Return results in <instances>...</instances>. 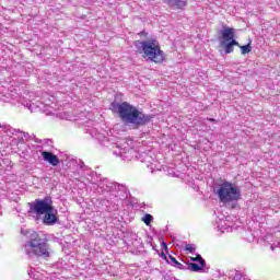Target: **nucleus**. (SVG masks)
<instances>
[{
    "label": "nucleus",
    "instance_id": "obj_1",
    "mask_svg": "<svg viewBox=\"0 0 280 280\" xmlns=\"http://www.w3.org/2000/svg\"><path fill=\"white\" fill-rule=\"evenodd\" d=\"M112 108L115 113H118L121 121L125 124H132L135 128L145 126V124H150L152 120V115L143 114V112L127 102L113 103Z\"/></svg>",
    "mask_w": 280,
    "mask_h": 280
},
{
    "label": "nucleus",
    "instance_id": "obj_2",
    "mask_svg": "<svg viewBox=\"0 0 280 280\" xmlns=\"http://www.w3.org/2000/svg\"><path fill=\"white\" fill-rule=\"evenodd\" d=\"M94 137L102 145L110 148L115 156H120L122 161H130L132 159V154H135V142L131 139H117L115 142L114 137H106L102 133H95Z\"/></svg>",
    "mask_w": 280,
    "mask_h": 280
},
{
    "label": "nucleus",
    "instance_id": "obj_3",
    "mask_svg": "<svg viewBox=\"0 0 280 280\" xmlns=\"http://www.w3.org/2000/svg\"><path fill=\"white\" fill-rule=\"evenodd\" d=\"M0 135H2V139L7 145H10L13 152H22V154L27 152L25 141L30 139V133L21 129H14L10 125H0Z\"/></svg>",
    "mask_w": 280,
    "mask_h": 280
},
{
    "label": "nucleus",
    "instance_id": "obj_4",
    "mask_svg": "<svg viewBox=\"0 0 280 280\" xmlns=\"http://www.w3.org/2000/svg\"><path fill=\"white\" fill-rule=\"evenodd\" d=\"M22 235L28 238L24 245V253L27 257H49V245L45 240L38 237V233L34 230L21 229Z\"/></svg>",
    "mask_w": 280,
    "mask_h": 280
},
{
    "label": "nucleus",
    "instance_id": "obj_5",
    "mask_svg": "<svg viewBox=\"0 0 280 280\" xmlns=\"http://www.w3.org/2000/svg\"><path fill=\"white\" fill-rule=\"evenodd\" d=\"M214 194L218 196L222 205L231 207V209H235L237 207V202L242 200V189L231 182H223L214 188Z\"/></svg>",
    "mask_w": 280,
    "mask_h": 280
},
{
    "label": "nucleus",
    "instance_id": "obj_6",
    "mask_svg": "<svg viewBox=\"0 0 280 280\" xmlns=\"http://www.w3.org/2000/svg\"><path fill=\"white\" fill-rule=\"evenodd\" d=\"M139 45L144 54V58H148L151 62L160 63L165 60V52L161 50L159 40L149 39L145 42H139Z\"/></svg>",
    "mask_w": 280,
    "mask_h": 280
},
{
    "label": "nucleus",
    "instance_id": "obj_7",
    "mask_svg": "<svg viewBox=\"0 0 280 280\" xmlns=\"http://www.w3.org/2000/svg\"><path fill=\"white\" fill-rule=\"evenodd\" d=\"M0 102H12V104H14V102H18V104H22V106H25L26 108H28L31 113L36 112V108H38V106H36L31 101L25 100L24 97L19 95L16 92H12V91L10 92V90L3 86L0 88Z\"/></svg>",
    "mask_w": 280,
    "mask_h": 280
},
{
    "label": "nucleus",
    "instance_id": "obj_8",
    "mask_svg": "<svg viewBox=\"0 0 280 280\" xmlns=\"http://www.w3.org/2000/svg\"><path fill=\"white\" fill-rule=\"evenodd\" d=\"M93 185H96L97 194H109L110 196V194L117 195L118 191H126V187L124 185H119L106 177H102V175H98V182Z\"/></svg>",
    "mask_w": 280,
    "mask_h": 280
},
{
    "label": "nucleus",
    "instance_id": "obj_9",
    "mask_svg": "<svg viewBox=\"0 0 280 280\" xmlns=\"http://www.w3.org/2000/svg\"><path fill=\"white\" fill-rule=\"evenodd\" d=\"M54 207V200L51 197H45L43 199H35L34 202L30 203L28 213L31 215H45V213H49Z\"/></svg>",
    "mask_w": 280,
    "mask_h": 280
},
{
    "label": "nucleus",
    "instance_id": "obj_10",
    "mask_svg": "<svg viewBox=\"0 0 280 280\" xmlns=\"http://www.w3.org/2000/svg\"><path fill=\"white\" fill-rule=\"evenodd\" d=\"M78 176L81 183H89L90 185H97L100 180V175H97L93 170L89 168L84 162H79L78 164Z\"/></svg>",
    "mask_w": 280,
    "mask_h": 280
},
{
    "label": "nucleus",
    "instance_id": "obj_11",
    "mask_svg": "<svg viewBox=\"0 0 280 280\" xmlns=\"http://www.w3.org/2000/svg\"><path fill=\"white\" fill-rule=\"evenodd\" d=\"M98 202L101 207L105 209V211H108V213H110L119 209V202H121V198H119V195L117 194H110L98 199Z\"/></svg>",
    "mask_w": 280,
    "mask_h": 280
},
{
    "label": "nucleus",
    "instance_id": "obj_12",
    "mask_svg": "<svg viewBox=\"0 0 280 280\" xmlns=\"http://www.w3.org/2000/svg\"><path fill=\"white\" fill-rule=\"evenodd\" d=\"M214 229L220 233H229V231L233 229V221H231V217H226L224 214L217 217L214 221Z\"/></svg>",
    "mask_w": 280,
    "mask_h": 280
},
{
    "label": "nucleus",
    "instance_id": "obj_13",
    "mask_svg": "<svg viewBox=\"0 0 280 280\" xmlns=\"http://www.w3.org/2000/svg\"><path fill=\"white\" fill-rule=\"evenodd\" d=\"M43 222L46 226H54L58 222V210L52 207L50 211L44 213Z\"/></svg>",
    "mask_w": 280,
    "mask_h": 280
},
{
    "label": "nucleus",
    "instance_id": "obj_14",
    "mask_svg": "<svg viewBox=\"0 0 280 280\" xmlns=\"http://www.w3.org/2000/svg\"><path fill=\"white\" fill-rule=\"evenodd\" d=\"M43 160L46 161V163H49V165H52V167H57V165H60V160L56 154L49 151H42Z\"/></svg>",
    "mask_w": 280,
    "mask_h": 280
},
{
    "label": "nucleus",
    "instance_id": "obj_15",
    "mask_svg": "<svg viewBox=\"0 0 280 280\" xmlns=\"http://www.w3.org/2000/svg\"><path fill=\"white\" fill-rule=\"evenodd\" d=\"M144 163H147L148 170H150L151 174H154V172H161V166L159 165V162H156L152 156L145 155Z\"/></svg>",
    "mask_w": 280,
    "mask_h": 280
},
{
    "label": "nucleus",
    "instance_id": "obj_16",
    "mask_svg": "<svg viewBox=\"0 0 280 280\" xmlns=\"http://www.w3.org/2000/svg\"><path fill=\"white\" fill-rule=\"evenodd\" d=\"M165 2L173 10H185L187 8V0H166Z\"/></svg>",
    "mask_w": 280,
    "mask_h": 280
},
{
    "label": "nucleus",
    "instance_id": "obj_17",
    "mask_svg": "<svg viewBox=\"0 0 280 280\" xmlns=\"http://www.w3.org/2000/svg\"><path fill=\"white\" fill-rule=\"evenodd\" d=\"M221 34H222L223 43L235 40V28L224 27Z\"/></svg>",
    "mask_w": 280,
    "mask_h": 280
},
{
    "label": "nucleus",
    "instance_id": "obj_18",
    "mask_svg": "<svg viewBox=\"0 0 280 280\" xmlns=\"http://www.w3.org/2000/svg\"><path fill=\"white\" fill-rule=\"evenodd\" d=\"M222 45L224 47L225 54H233V47H240V43L235 39H232L231 42H222Z\"/></svg>",
    "mask_w": 280,
    "mask_h": 280
},
{
    "label": "nucleus",
    "instance_id": "obj_19",
    "mask_svg": "<svg viewBox=\"0 0 280 280\" xmlns=\"http://www.w3.org/2000/svg\"><path fill=\"white\" fill-rule=\"evenodd\" d=\"M205 260L202 257H199V264L196 262H190L189 264V270H191L192 272H200V270H202V268H205Z\"/></svg>",
    "mask_w": 280,
    "mask_h": 280
},
{
    "label": "nucleus",
    "instance_id": "obj_20",
    "mask_svg": "<svg viewBox=\"0 0 280 280\" xmlns=\"http://www.w3.org/2000/svg\"><path fill=\"white\" fill-rule=\"evenodd\" d=\"M238 47L243 56H246V54H250V51H253V46H250V43L244 46H238Z\"/></svg>",
    "mask_w": 280,
    "mask_h": 280
},
{
    "label": "nucleus",
    "instance_id": "obj_21",
    "mask_svg": "<svg viewBox=\"0 0 280 280\" xmlns=\"http://www.w3.org/2000/svg\"><path fill=\"white\" fill-rule=\"evenodd\" d=\"M152 220H154V217H152V214H144V217L142 218V222H144V224L147 226H150V224H152Z\"/></svg>",
    "mask_w": 280,
    "mask_h": 280
},
{
    "label": "nucleus",
    "instance_id": "obj_22",
    "mask_svg": "<svg viewBox=\"0 0 280 280\" xmlns=\"http://www.w3.org/2000/svg\"><path fill=\"white\" fill-rule=\"evenodd\" d=\"M185 250H187L188 253H196V245L186 244Z\"/></svg>",
    "mask_w": 280,
    "mask_h": 280
},
{
    "label": "nucleus",
    "instance_id": "obj_23",
    "mask_svg": "<svg viewBox=\"0 0 280 280\" xmlns=\"http://www.w3.org/2000/svg\"><path fill=\"white\" fill-rule=\"evenodd\" d=\"M27 272H28V276H30L32 279H36V277H37V275H36V269L30 268V269L27 270Z\"/></svg>",
    "mask_w": 280,
    "mask_h": 280
},
{
    "label": "nucleus",
    "instance_id": "obj_24",
    "mask_svg": "<svg viewBox=\"0 0 280 280\" xmlns=\"http://www.w3.org/2000/svg\"><path fill=\"white\" fill-rule=\"evenodd\" d=\"M168 258H170V260H167L168 264H172L173 266L178 261L172 255H170Z\"/></svg>",
    "mask_w": 280,
    "mask_h": 280
},
{
    "label": "nucleus",
    "instance_id": "obj_25",
    "mask_svg": "<svg viewBox=\"0 0 280 280\" xmlns=\"http://www.w3.org/2000/svg\"><path fill=\"white\" fill-rule=\"evenodd\" d=\"M173 266L175 268H178V270H183V268H185V266L183 264L178 262V261L176 264H174Z\"/></svg>",
    "mask_w": 280,
    "mask_h": 280
},
{
    "label": "nucleus",
    "instance_id": "obj_26",
    "mask_svg": "<svg viewBox=\"0 0 280 280\" xmlns=\"http://www.w3.org/2000/svg\"><path fill=\"white\" fill-rule=\"evenodd\" d=\"M200 257H202V256L198 255L197 257L190 258V260L191 261H198V264H199L200 262Z\"/></svg>",
    "mask_w": 280,
    "mask_h": 280
},
{
    "label": "nucleus",
    "instance_id": "obj_27",
    "mask_svg": "<svg viewBox=\"0 0 280 280\" xmlns=\"http://www.w3.org/2000/svg\"><path fill=\"white\" fill-rule=\"evenodd\" d=\"M162 248H164V250H167V243L162 242Z\"/></svg>",
    "mask_w": 280,
    "mask_h": 280
},
{
    "label": "nucleus",
    "instance_id": "obj_28",
    "mask_svg": "<svg viewBox=\"0 0 280 280\" xmlns=\"http://www.w3.org/2000/svg\"><path fill=\"white\" fill-rule=\"evenodd\" d=\"M208 121H215V119L214 118H209Z\"/></svg>",
    "mask_w": 280,
    "mask_h": 280
},
{
    "label": "nucleus",
    "instance_id": "obj_29",
    "mask_svg": "<svg viewBox=\"0 0 280 280\" xmlns=\"http://www.w3.org/2000/svg\"><path fill=\"white\" fill-rule=\"evenodd\" d=\"M271 250H275V247H273V246H271Z\"/></svg>",
    "mask_w": 280,
    "mask_h": 280
},
{
    "label": "nucleus",
    "instance_id": "obj_30",
    "mask_svg": "<svg viewBox=\"0 0 280 280\" xmlns=\"http://www.w3.org/2000/svg\"><path fill=\"white\" fill-rule=\"evenodd\" d=\"M0 215H1V212H0Z\"/></svg>",
    "mask_w": 280,
    "mask_h": 280
}]
</instances>
